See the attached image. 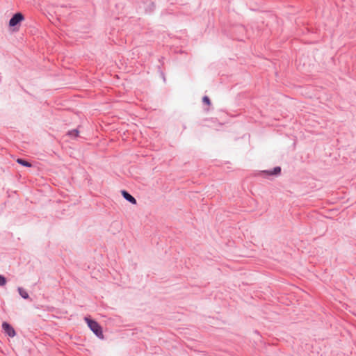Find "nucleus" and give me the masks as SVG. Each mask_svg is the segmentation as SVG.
<instances>
[{
  "mask_svg": "<svg viewBox=\"0 0 356 356\" xmlns=\"http://www.w3.org/2000/svg\"><path fill=\"white\" fill-rule=\"evenodd\" d=\"M85 321H86L88 327L90 330L100 339L104 338L103 332L101 326L95 321L91 320L88 318H86Z\"/></svg>",
  "mask_w": 356,
  "mask_h": 356,
  "instance_id": "1",
  "label": "nucleus"
},
{
  "mask_svg": "<svg viewBox=\"0 0 356 356\" xmlns=\"http://www.w3.org/2000/svg\"><path fill=\"white\" fill-rule=\"evenodd\" d=\"M24 19V15L20 13H17L15 14L13 17L10 19L9 26L10 27H14L22 22Z\"/></svg>",
  "mask_w": 356,
  "mask_h": 356,
  "instance_id": "2",
  "label": "nucleus"
},
{
  "mask_svg": "<svg viewBox=\"0 0 356 356\" xmlns=\"http://www.w3.org/2000/svg\"><path fill=\"white\" fill-rule=\"evenodd\" d=\"M2 327L8 336L13 337L15 335L14 329L8 323L6 322L3 323Z\"/></svg>",
  "mask_w": 356,
  "mask_h": 356,
  "instance_id": "3",
  "label": "nucleus"
},
{
  "mask_svg": "<svg viewBox=\"0 0 356 356\" xmlns=\"http://www.w3.org/2000/svg\"><path fill=\"white\" fill-rule=\"evenodd\" d=\"M122 194L123 195V197L127 200H128L129 202H130L132 204H136V199L132 196L129 193H128L127 191H123L122 192Z\"/></svg>",
  "mask_w": 356,
  "mask_h": 356,
  "instance_id": "4",
  "label": "nucleus"
},
{
  "mask_svg": "<svg viewBox=\"0 0 356 356\" xmlns=\"http://www.w3.org/2000/svg\"><path fill=\"white\" fill-rule=\"evenodd\" d=\"M18 291H19V295L24 299H28L29 298V294L28 293L22 288L21 287H19L18 288Z\"/></svg>",
  "mask_w": 356,
  "mask_h": 356,
  "instance_id": "5",
  "label": "nucleus"
},
{
  "mask_svg": "<svg viewBox=\"0 0 356 356\" xmlns=\"http://www.w3.org/2000/svg\"><path fill=\"white\" fill-rule=\"evenodd\" d=\"M17 162L18 163L24 165V166H26V167H31V164L29 162H28L26 161H24V160L22 159H17Z\"/></svg>",
  "mask_w": 356,
  "mask_h": 356,
  "instance_id": "6",
  "label": "nucleus"
},
{
  "mask_svg": "<svg viewBox=\"0 0 356 356\" xmlns=\"http://www.w3.org/2000/svg\"><path fill=\"white\" fill-rule=\"evenodd\" d=\"M281 168L280 167H276L273 169V171H267L266 172L268 175H277L280 172Z\"/></svg>",
  "mask_w": 356,
  "mask_h": 356,
  "instance_id": "7",
  "label": "nucleus"
},
{
  "mask_svg": "<svg viewBox=\"0 0 356 356\" xmlns=\"http://www.w3.org/2000/svg\"><path fill=\"white\" fill-rule=\"evenodd\" d=\"M6 284V278L0 275V286H4Z\"/></svg>",
  "mask_w": 356,
  "mask_h": 356,
  "instance_id": "8",
  "label": "nucleus"
},
{
  "mask_svg": "<svg viewBox=\"0 0 356 356\" xmlns=\"http://www.w3.org/2000/svg\"><path fill=\"white\" fill-rule=\"evenodd\" d=\"M202 101L204 104H207V105H210L211 104V101L209 99V98L207 97V96H204L202 99Z\"/></svg>",
  "mask_w": 356,
  "mask_h": 356,
  "instance_id": "9",
  "label": "nucleus"
},
{
  "mask_svg": "<svg viewBox=\"0 0 356 356\" xmlns=\"http://www.w3.org/2000/svg\"><path fill=\"white\" fill-rule=\"evenodd\" d=\"M69 135L73 136H78L79 131L76 129H74L68 133Z\"/></svg>",
  "mask_w": 356,
  "mask_h": 356,
  "instance_id": "10",
  "label": "nucleus"
}]
</instances>
